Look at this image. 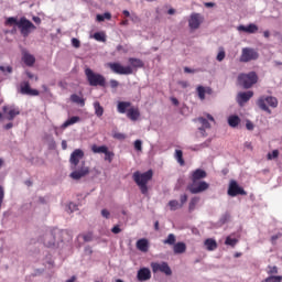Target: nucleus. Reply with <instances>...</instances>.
<instances>
[{
    "mask_svg": "<svg viewBox=\"0 0 282 282\" xmlns=\"http://www.w3.org/2000/svg\"><path fill=\"white\" fill-rule=\"evenodd\" d=\"M135 184L139 186L142 195H148L149 194V182L153 180V170H148L144 173H140L139 171L134 172L132 175Z\"/></svg>",
    "mask_w": 282,
    "mask_h": 282,
    "instance_id": "3",
    "label": "nucleus"
},
{
    "mask_svg": "<svg viewBox=\"0 0 282 282\" xmlns=\"http://www.w3.org/2000/svg\"><path fill=\"white\" fill-rule=\"evenodd\" d=\"M259 80V76L256 72H250L248 74H239L238 75V85L243 87V89H250L252 85H257Z\"/></svg>",
    "mask_w": 282,
    "mask_h": 282,
    "instance_id": "6",
    "label": "nucleus"
},
{
    "mask_svg": "<svg viewBox=\"0 0 282 282\" xmlns=\"http://www.w3.org/2000/svg\"><path fill=\"white\" fill-rule=\"evenodd\" d=\"M259 58V52L254 48L245 47L240 56V63H250V61H257Z\"/></svg>",
    "mask_w": 282,
    "mask_h": 282,
    "instance_id": "10",
    "label": "nucleus"
},
{
    "mask_svg": "<svg viewBox=\"0 0 282 282\" xmlns=\"http://www.w3.org/2000/svg\"><path fill=\"white\" fill-rule=\"evenodd\" d=\"M193 122H199L198 131L200 133L202 138H207L208 133H206V129H210V122H208V119L204 117H198L196 119H193Z\"/></svg>",
    "mask_w": 282,
    "mask_h": 282,
    "instance_id": "13",
    "label": "nucleus"
},
{
    "mask_svg": "<svg viewBox=\"0 0 282 282\" xmlns=\"http://www.w3.org/2000/svg\"><path fill=\"white\" fill-rule=\"evenodd\" d=\"M186 202H188V195L182 194L178 203V204H182V208L184 207V204H186Z\"/></svg>",
    "mask_w": 282,
    "mask_h": 282,
    "instance_id": "49",
    "label": "nucleus"
},
{
    "mask_svg": "<svg viewBox=\"0 0 282 282\" xmlns=\"http://www.w3.org/2000/svg\"><path fill=\"white\" fill-rule=\"evenodd\" d=\"M227 194L229 197H237V195H248L246 189L239 186V183H237L235 180L230 181Z\"/></svg>",
    "mask_w": 282,
    "mask_h": 282,
    "instance_id": "11",
    "label": "nucleus"
},
{
    "mask_svg": "<svg viewBox=\"0 0 282 282\" xmlns=\"http://www.w3.org/2000/svg\"><path fill=\"white\" fill-rule=\"evenodd\" d=\"M68 208L70 209V213H74V210H78V206H76V204H74V203H70L68 205Z\"/></svg>",
    "mask_w": 282,
    "mask_h": 282,
    "instance_id": "58",
    "label": "nucleus"
},
{
    "mask_svg": "<svg viewBox=\"0 0 282 282\" xmlns=\"http://www.w3.org/2000/svg\"><path fill=\"white\" fill-rule=\"evenodd\" d=\"M198 204H199V197H198V196H194V197L189 200L188 212H189V213H193Z\"/></svg>",
    "mask_w": 282,
    "mask_h": 282,
    "instance_id": "34",
    "label": "nucleus"
},
{
    "mask_svg": "<svg viewBox=\"0 0 282 282\" xmlns=\"http://www.w3.org/2000/svg\"><path fill=\"white\" fill-rule=\"evenodd\" d=\"M257 106L259 109H261V111H265V113L270 115L272 113L270 107L272 109H276V107H279V99H276L274 96L262 95L257 100Z\"/></svg>",
    "mask_w": 282,
    "mask_h": 282,
    "instance_id": "5",
    "label": "nucleus"
},
{
    "mask_svg": "<svg viewBox=\"0 0 282 282\" xmlns=\"http://www.w3.org/2000/svg\"><path fill=\"white\" fill-rule=\"evenodd\" d=\"M32 21H34L36 25H41V19L36 15H33Z\"/></svg>",
    "mask_w": 282,
    "mask_h": 282,
    "instance_id": "61",
    "label": "nucleus"
},
{
    "mask_svg": "<svg viewBox=\"0 0 282 282\" xmlns=\"http://www.w3.org/2000/svg\"><path fill=\"white\" fill-rule=\"evenodd\" d=\"M70 102L78 105L79 107H85V98L78 96L77 94L70 95Z\"/></svg>",
    "mask_w": 282,
    "mask_h": 282,
    "instance_id": "29",
    "label": "nucleus"
},
{
    "mask_svg": "<svg viewBox=\"0 0 282 282\" xmlns=\"http://www.w3.org/2000/svg\"><path fill=\"white\" fill-rule=\"evenodd\" d=\"M18 29L20 30V34L24 39H28V36H30V34L36 30V25H34L32 21L28 20V18L22 17L18 22Z\"/></svg>",
    "mask_w": 282,
    "mask_h": 282,
    "instance_id": "7",
    "label": "nucleus"
},
{
    "mask_svg": "<svg viewBox=\"0 0 282 282\" xmlns=\"http://www.w3.org/2000/svg\"><path fill=\"white\" fill-rule=\"evenodd\" d=\"M20 91L23 96H39V90L30 87V82H22Z\"/></svg>",
    "mask_w": 282,
    "mask_h": 282,
    "instance_id": "14",
    "label": "nucleus"
},
{
    "mask_svg": "<svg viewBox=\"0 0 282 282\" xmlns=\"http://www.w3.org/2000/svg\"><path fill=\"white\" fill-rule=\"evenodd\" d=\"M175 241H176L175 235L174 234H170L167 236V238L165 240H163V243L165 246H175Z\"/></svg>",
    "mask_w": 282,
    "mask_h": 282,
    "instance_id": "36",
    "label": "nucleus"
},
{
    "mask_svg": "<svg viewBox=\"0 0 282 282\" xmlns=\"http://www.w3.org/2000/svg\"><path fill=\"white\" fill-rule=\"evenodd\" d=\"M12 70H13V68L10 65H7V66L1 65L0 66V72H2V74H12Z\"/></svg>",
    "mask_w": 282,
    "mask_h": 282,
    "instance_id": "44",
    "label": "nucleus"
},
{
    "mask_svg": "<svg viewBox=\"0 0 282 282\" xmlns=\"http://www.w3.org/2000/svg\"><path fill=\"white\" fill-rule=\"evenodd\" d=\"M135 151H142V140L138 139L134 141Z\"/></svg>",
    "mask_w": 282,
    "mask_h": 282,
    "instance_id": "50",
    "label": "nucleus"
},
{
    "mask_svg": "<svg viewBox=\"0 0 282 282\" xmlns=\"http://www.w3.org/2000/svg\"><path fill=\"white\" fill-rule=\"evenodd\" d=\"M26 76H28V78H30V79L35 78V80H39V77L35 76L34 74H32L31 72H26Z\"/></svg>",
    "mask_w": 282,
    "mask_h": 282,
    "instance_id": "60",
    "label": "nucleus"
},
{
    "mask_svg": "<svg viewBox=\"0 0 282 282\" xmlns=\"http://www.w3.org/2000/svg\"><path fill=\"white\" fill-rule=\"evenodd\" d=\"M95 41H99L100 43H105L107 41V37L104 32H96L94 33Z\"/></svg>",
    "mask_w": 282,
    "mask_h": 282,
    "instance_id": "41",
    "label": "nucleus"
},
{
    "mask_svg": "<svg viewBox=\"0 0 282 282\" xmlns=\"http://www.w3.org/2000/svg\"><path fill=\"white\" fill-rule=\"evenodd\" d=\"M22 61H23L24 65H26V67H33L34 64L36 63V57H34V55L25 52L22 55Z\"/></svg>",
    "mask_w": 282,
    "mask_h": 282,
    "instance_id": "21",
    "label": "nucleus"
},
{
    "mask_svg": "<svg viewBox=\"0 0 282 282\" xmlns=\"http://www.w3.org/2000/svg\"><path fill=\"white\" fill-rule=\"evenodd\" d=\"M6 25H17L19 28V21L14 17H10L6 20Z\"/></svg>",
    "mask_w": 282,
    "mask_h": 282,
    "instance_id": "43",
    "label": "nucleus"
},
{
    "mask_svg": "<svg viewBox=\"0 0 282 282\" xmlns=\"http://www.w3.org/2000/svg\"><path fill=\"white\" fill-rule=\"evenodd\" d=\"M188 25L192 30L199 29V25H202V15L199 13H192L188 20Z\"/></svg>",
    "mask_w": 282,
    "mask_h": 282,
    "instance_id": "18",
    "label": "nucleus"
},
{
    "mask_svg": "<svg viewBox=\"0 0 282 282\" xmlns=\"http://www.w3.org/2000/svg\"><path fill=\"white\" fill-rule=\"evenodd\" d=\"M46 142L48 144V149H51V150L56 149V141L54 140V137L46 135Z\"/></svg>",
    "mask_w": 282,
    "mask_h": 282,
    "instance_id": "42",
    "label": "nucleus"
},
{
    "mask_svg": "<svg viewBox=\"0 0 282 282\" xmlns=\"http://www.w3.org/2000/svg\"><path fill=\"white\" fill-rule=\"evenodd\" d=\"M128 62L130 63L131 69H142V67H144V62L140 58L130 57Z\"/></svg>",
    "mask_w": 282,
    "mask_h": 282,
    "instance_id": "24",
    "label": "nucleus"
},
{
    "mask_svg": "<svg viewBox=\"0 0 282 282\" xmlns=\"http://www.w3.org/2000/svg\"><path fill=\"white\" fill-rule=\"evenodd\" d=\"M226 246H230L231 248H235L237 243H239V240L237 238H231L228 236L225 240Z\"/></svg>",
    "mask_w": 282,
    "mask_h": 282,
    "instance_id": "38",
    "label": "nucleus"
},
{
    "mask_svg": "<svg viewBox=\"0 0 282 282\" xmlns=\"http://www.w3.org/2000/svg\"><path fill=\"white\" fill-rule=\"evenodd\" d=\"M269 271L268 274H279V268H276V265H269Z\"/></svg>",
    "mask_w": 282,
    "mask_h": 282,
    "instance_id": "48",
    "label": "nucleus"
},
{
    "mask_svg": "<svg viewBox=\"0 0 282 282\" xmlns=\"http://www.w3.org/2000/svg\"><path fill=\"white\" fill-rule=\"evenodd\" d=\"M269 279H271V282H281L282 281L281 275H270Z\"/></svg>",
    "mask_w": 282,
    "mask_h": 282,
    "instance_id": "57",
    "label": "nucleus"
},
{
    "mask_svg": "<svg viewBox=\"0 0 282 282\" xmlns=\"http://www.w3.org/2000/svg\"><path fill=\"white\" fill-rule=\"evenodd\" d=\"M72 240V234L65 229L53 228L43 236V243L46 248H65L66 243Z\"/></svg>",
    "mask_w": 282,
    "mask_h": 282,
    "instance_id": "1",
    "label": "nucleus"
},
{
    "mask_svg": "<svg viewBox=\"0 0 282 282\" xmlns=\"http://www.w3.org/2000/svg\"><path fill=\"white\" fill-rule=\"evenodd\" d=\"M279 237H281V234L273 235V236L271 237V243L275 245V243H276V239H279Z\"/></svg>",
    "mask_w": 282,
    "mask_h": 282,
    "instance_id": "59",
    "label": "nucleus"
},
{
    "mask_svg": "<svg viewBox=\"0 0 282 282\" xmlns=\"http://www.w3.org/2000/svg\"><path fill=\"white\" fill-rule=\"evenodd\" d=\"M224 58H226V51H224V48H220L218 54H217V57L216 59L221 63V61H224Z\"/></svg>",
    "mask_w": 282,
    "mask_h": 282,
    "instance_id": "45",
    "label": "nucleus"
},
{
    "mask_svg": "<svg viewBox=\"0 0 282 282\" xmlns=\"http://www.w3.org/2000/svg\"><path fill=\"white\" fill-rule=\"evenodd\" d=\"M120 83L116 79H110V87L111 89H116L117 87H119Z\"/></svg>",
    "mask_w": 282,
    "mask_h": 282,
    "instance_id": "55",
    "label": "nucleus"
},
{
    "mask_svg": "<svg viewBox=\"0 0 282 282\" xmlns=\"http://www.w3.org/2000/svg\"><path fill=\"white\" fill-rule=\"evenodd\" d=\"M207 173L206 171L202 170V169H197L192 173V182H199V180H204L206 178Z\"/></svg>",
    "mask_w": 282,
    "mask_h": 282,
    "instance_id": "22",
    "label": "nucleus"
},
{
    "mask_svg": "<svg viewBox=\"0 0 282 282\" xmlns=\"http://www.w3.org/2000/svg\"><path fill=\"white\" fill-rule=\"evenodd\" d=\"M268 160H276L279 158V150H273L272 153H268Z\"/></svg>",
    "mask_w": 282,
    "mask_h": 282,
    "instance_id": "46",
    "label": "nucleus"
},
{
    "mask_svg": "<svg viewBox=\"0 0 282 282\" xmlns=\"http://www.w3.org/2000/svg\"><path fill=\"white\" fill-rule=\"evenodd\" d=\"M212 142H213V139H207L205 142H203L200 144L191 147V151H202L203 149H208V147H210Z\"/></svg>",
    "mask_w": 282,
    "mask_h": 282,
    "instance_id": "28",
    "label": "nucleus"
},
{
    "mask_svg": "<svg viewBox=\"0 0 282 282\" xmlns=\"http://www.w3.org/2000/svg\"><path fill=\"white\" fill-rule=\"evenodd\" d=\"M238 32H245L246 34H257L259 32V26L254 23H250L248 25L240 24L237 26Z\"/></svg>",
    "mask_w": 282,
    "mask_h": 282,
    "instance_id": "17",
    "label": "nucleus"
},
{
    "mask_svg": "<svg viewBox=\"0 0 282 282\" xmlns=\"http://www.w3.org/2000/svg\"><path fill=\"white\" fill-rule=\"evenodd\" d=\"M127 118L131 120L132 122H137V120H140V109L135 107H131L128 109Z\"/></svg>",
    "mask_w": 282,
    "mask_h": 282,
    "instance_id": "20",
    "label": "nucleus"
},
{
    "mask_svg": "<svg viewBox=\"0 0 282 282\" xmlns=\"http://www.w3.org/2000/svg\"><path fill=\"white\" fill-rule=\"evenodd\" d=\"M174 254H184V252H186V243L184 242H177L174 243Z\"/></svg>",
    "mask_w": 282,
    "mask_h": 282,
    "instance_id": "31",
    "label": "nucleus"
},
{
    "mask_svg": "<svg viewBox=\"0 0 282 282\" xmlns=\"http://www.w3.org/2000/svg\"><path fill=\"white\" fill-rule=\"evenodd\" d=\"M107 145H96V144H94L93 147H91V151H93V153H107Z\"/></svg>",
    "mask_w": 282,
    "mask_h": 282,
    "instance_id": "35",
    "label": "nucleus"
},
{
    "mask_svg": "<svg viewBox=\"0 0 282 282\" xmlns=\"http://www.w3.org/2000/svg\"><path fill=\"white\" fill-rule=\"evenodd\" d=\"M111 232H112L113 235H120V232H122V229H120V226L117 225V226H115V227L111 229Z\"/></svg>",
    "mask_w": 282,
    "mask_h": 282,
    "instance_id": "56",
    "label": "nucleus"
},
{
    "mask_svg": "<svg viewBox=\"0 0 282 282\" xmlns=\"http://www.w3.org/2000/svg\"><path fill=\"white\" fill-rule=\"evenodd\" d=\"M137 248L140 252H149V240L147 238H141L137 241Z\"/></svg>",
    "mask_w": 282,
    "mask_h": 282,
    "instance_id": "26",
    "label": "nucleus"
},
{
    "mask_svg": "<svg viewBox=\"0 0 282 282\" xmlns=\"http://www.w3.org/2000/svg\"><path fill=\"white\" fill-rule=\"evenodd\" d=\"M175 159L177 160L178 164H181V166H184V152H182V150L175 151Z\"/></svg>",
    "mask_w": 282,
    "mask_h": 282,
    "instance_id": "37",
    "label": "nucleus"
},
{
    "mask_svg": "<svg viewBox=\"0 0 282 282\" xmlns=\"http://www.w3.org/2000/svg\"><path fill=\"white\" fill-rule=\"evenodd\" d=\"M205 246H206L207 250H209V251L217 250V241L213 238L206 239Z\"/></svg>",
    "mask_w": 282,
    "mask_h": 282,
    "instance_id": "32",
    "label": "nucleus"
},
{
    "mask_svg": "<svg viewBox=\"0 0 282 282\" xmlns=\"http://www.w3.org/2000/svg\"><path fill=\"white\" fill-rule=\"evenodd\" d=\"M104 155H105V161L111 163L113 162V158L116 154L109 151V148H107L106 152H104Z\"/></svg>",
    "mask_w": 282,
    "mask_h": 282,
    "instance_id": "40",
    "label": "nucleus"
},
{
    "mask_svg": "<svg viewBox=\"0 0 282 282\" xmlns=\"http://www.w3.org/2000/svg\"><path fill=\"white\" fill-rule=\"evenodd\" d=\"M178 85H181L183 89H186V87H188V82H180Z\"/></svg>",
    "mask_w": 282,
    "mask_h": 282,
    "instance_id": "64",
    "label": "nucleus"
},
{
    "mask_svg": "<svg viewBox=\"0 0 282 282\" xmlns=\"http://www.w3.org/2000/svg\"><path fill=\"white\" fill-rule=\"evenodd\" d=\"M72 45H73V47H80V40L73 37Z\"/></svg>",
    "mask_w": 282,
    "mask_h": 282,
    "instance_id": "54",
    "label": "nucleus"
},
{
    "mask_svg": "<svg viewBox=\"0 0 282 282\" xmlns=\"http://www.w3.org/2000/svg\"><path fill=\"white\" fill-rule=\"evenodd\" d=\"M253 96L254 93L251 90L241 91L237 95V102L240 107H243V105H246V102H248V100H250V98H252Z\"/></svg>",
    "mask_w": 282,
    "mask_h": 282,
    "instance_id": "15",
    "label": "nucleus"
},
{
    "mask_svg": "<svg viewBox=\"0 0 282 282\" xmlns=\"http://www.w3.org/2000/svg\"><path fill=\"white\" fill-rule=\"evenodd\" d=\"M112 138H115V140H127V134L122 133V132H116Z\"/></svg>",
    "mask_w": 282,
    "mask_h": 282,
    "instance_id": "47",
    "label": "nucleus"
},
{
    "mask_svg": "<svg viewBox=\"0 0 282 282\" xmlns=\"http://www.w3.org/2000/svg\"><path fill=\"white\" fill-rule=\"evenodd\" d=\"M3 113H7V120H13L21 113V110L19 108L12 107V106H3L2 108Z\"/></svg>",
    "mask_w": 282,
    "mask_h": 282,
    "instance_id": "16",
    "label": "nucleus"
},
{
    "mask_svg": "<svg viewBox=\"0 0 282 282\" xmlns=\"http://www.w3.org/2000/svg\"><path fill=\"white\" fill-rule=\"evenodd\" d=\"M108 67L113 74H119L120 76H129L133 74V68H131V66H122V64L118 62L108 63Z\"/></svg>",
    "mask_w": 282,
    "mask_h": 282,
    "instance_id": "8",
    "label": "nucleus"
},
{
    "mask_svg": "<svg viewBox=\"0 0 282 282\" xmlns=\"http://www.w3.org/2000/svg\"><path fill=\"white\" fill-rule=\"evenodd\" d=\"M93 107L95 109V116H97V118H102L105 113V108L100 106V101H95L93 104Z\"/></svg>",
    "mask_w": 282,
    "mask_h": 282,
    "instance_id": "30",
    "label": "nucleus"
},
{
    "mask_svg": "<svg viewBox=\"0 0 282 282\" xmlns=\"http://www.w3.org/2000/svg\"><path fill=\"white\" fill-rule=\"evenodd\" d=\"M167 206L170 207V210L175 212L180 210L182 208V204H180V200L177 199H172L167 203Z\"/></svg>",
    "mask_w": 282,
    "mask_h": 282,
    "instance_id": "33",
    "label": "nucleus"
},
{
    "mask_svg": "<svg viewBox=\"0 0 282 282\" xmlns=\"http://www.w3.org/2000/svg\"><path fill=\"white\" fill-rule=\"evenodd\" d=\"M101 216L105 218V219H109L111 217V213H109L108 209H102L101 210Z\"/></svg>",
    "mask_w": 282,
    "mask_h": 282,
    "instance_id": "53",
    "label": "nucleus"
},
{
    "mask_svg": "<svg viewBox=\"0 0 282 282\" xmlns=\"http://www.w3.org/2000/svg\"><path fill=\"white\" fill-rule=\"evenodd\" d=\"M107 20V21H111V13H109V12H106V13H104V20Z\"/></svg>",
    "mask_w": 282,
    "mask_h": 282,
    "instance_id": "63",
    "label": "nucleus"
},
{
    "mask_svg": "<svg viewBox=\"0 0 282 282\" xmlns=\"http://www.w3.org/2000/svg\"><path fill=\"white\" fill-rule=\"evenodd\" d=\"M150 265L154 274H156V272H162L165 276H171V274H173V270H171L169 262H151Z\"/></svg>",
    "mask_w": 282,
    "mask_h": 282,
    "instance_id": "9",
    "label": "nucleus"
},
{
    "mask_svg": "<svg viewBox=\"0 0 282 282\" xmlns=\"http://www.w3.org/2000/svg\"><path fill=\"white\" fill-rule=\"evenodd\" d=\"M209 184L206 183V181L195 182L191 185H188V191L192 193V195H197L199 193H204V191H208Z\"/></svg>",
    "mask_w": 282,
    "mask_h": 282,
    "instance_id": "12",
    "label": "nucleus"
},
{
    "mask_svg": "<svg viewBox=\"0 0 282 282\" xmlns=\"http://www.w3.org/2000/svg\"><path fill=\"white\" fill-rule=\"evenodd\" d=\"M246 129H247L248 131H253V130H254V123H252V121H250V120H247V122H246Z\"/></svg>",
    "mask_w": 282,
    "mask_h": 282,
    "instance_id": "52",
    "label": "nucleus"
},
{
    "mask_svg": "<svg viewBox=\"0 0 282 282\" xmlns=\"http://www.w3.org/2000/svg\"><path fill=\"white\" fill-rule=\"evenodd\" d=\"M227 122L231 129H237V127H239L241 123V118H239L237 115H231L228 117Z\"/></svg>",
    "mask_w": 282,
    "mask_h": 282,
    "instance_id": "25",
    "label": "nucleus"
},
{
    "mask_svg": "<svg viewBox=\"0 0 282 282\" xmlns=\"http://www.w3.org/2000/svg\"><path fill=\"white\" fill-rule=\"evenodd\" d=\"M96 19L99 23H102V21H105V15L104 14H97Z\"/></svg>",
    "mask_w": 282,
    "mask_h": 282,
    "instance_id": "62",
    "label": "nucleus"
},
{
    "mask_svg": "<svg viewBox=\"0 0 282 282\" xmlns=\"http://www.w3.org/2000/svg\"><path fill=\"white\" fill-rule=\"evenodd\" d=\"M84 158L85 152L82 149L72 152L69 158L70 171H73L69 174L72 180H83V177L89 175V167L85 165V161H82Z\"/></svg>",
    "mask_w": 282,
    "mask_h": 282,
    "instance_id": "2",
    "label": "nucleus"
},
{
    "mask_svg": "<svg viewBox=\"0 0 282 282\" xmlns=\"http://www.w3.org/2000/svg\"><path fill=\"white\" fill-rule=\"evenodd\" d=\"M130 21H132V23H140V17L135 13H131Z\"/></svg>",
    "mask_w": 282,
    "mask_h": 282,
    "instance_id": "51",
    "label": "nucleus"
},
{
    "mask_svg": "<svg viewBox=\"0 0 282 282\" xmlns=\"http://www.w3.org/2000/svg\"><path fill=\"white\" fill-rule=\"evenodd\" d=\"M131 109V101H119L117 105L118 113H127Z\"/></svg>",
    "mask_w": 282,
    "mask_h": 282,
    "instance_id": "23",
    "label": "nucleus"
},
{
    "mask_svg": "<svg viewBox=\"0 0 282 282\" xmlns=\"http://www.w3.org/2000/svg\"><path fill=\"white\" fill-rule=\"evenodd\" d=\"M85 76L90 87H107V78L102 74L94 72L91 68H86Z\"/></svg>",
    "mask_w": 282,
    "mask_h": 282,
    "instance_id": "4",
    "label": "nucleus"
},
{
    "mask_svg": "<svg viewBox=\"0 0 282 282\" xmlns=\"http://www.w3.org/2000/svg\"><path fill=\"white\" fill-rule=\"evenodd\" d=\"M78 122H80V117L73 116L61 126V129H67V127H72V124H76Z\"/></svg>",
    "mask_w": 282,
    "mask_h": 282,
    "instance_id": "27",
    "label": "nucleus"
},
{
    "mask_svg": "<svg viewBox=\"0 0 282 282\" xmlns=\"http://www.w3.org/2000/svg\"><path fill=\"white\" fill-rule=\"evenodd\" d=\"M196 90H197L198 98H199L200 100H205V99H206V87H204V86H198V87L196 88Z\"/></svg>",
    "mask_w": 282,
    "mask_h": 282,
    "instance_id": "39",
    "label": "nucleus"
},
{
    "mask_svg": "<svg viewBox=\"0 0 282 282\" xmlns=\"http://www.w3.org/2000/svg\"><path fill=\"white\" fill-rule=\"evenodd\" d=\"M137 279L140 282L149 281L151 279V270L149 268H141L137 273Z\"/></svg>",
    "mask_w": 282,
    "mask_h": 282,
    "instance_id": "19",
    "label": "nucleus"
}]
</instances>
